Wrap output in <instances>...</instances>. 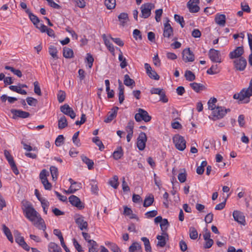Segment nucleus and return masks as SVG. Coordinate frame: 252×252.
<instances>
[{"label": "nucleus", "mask_w": 252, "mask_h": 252, "mask_svg": "<svg viewBox=\"0 0 252 252\" xmlns=\"http://www.w3.org/2000/svg\"><path fill=\"white\" fill-rule=\"evenodd\" d=\"M183 60L185 62H193L194 60V56L193 53L189 48L185 49L183 51Z\"/></svg>", "instance_id": "nucleus-21"}, {"label": "nucleus", "mask_w": 252, "mask_h": 252, "mask_svg": "<svg viewBox=\"0 0 252 252\" xmlns=\"http://www.w3.org/2000/svg\"><path fill=\"white\" fill-rule=\"evenodd\" d=\"M209 56L210 60L216 63H220V53L218 50L214 49H211L209 51Z\"/></svg>", "instance_id": "nucleus-19"}, {"label": "nucleus", "mask_w": 252, "mask_h": 252, "mask_svg": "<svg viewBox=\"0 0 252 252\" xmlns=\"http://www.w3.org/2000/svg\"><path fill=\"white\" fill-rule=\"evenodd\" d=\"M185 76L186 79L189 81H192L195 79L194 74L190 70H187L186 71Z\"/></svg>", "instance_id": "nucleus-51"}, {"label": "nucleus", "mask_w": 252, "mask_h": 252, "mask_svg": "<svg viewBox=\"0 0 252 252\" xmlns=\"http://www.w3.org/2000/svg\"><path fill=\"white\" fill-rule=\"evenodd\" d=\"M68 199L70 203L72 206L77 208L78 209L81 210L85 207L84 204L81 201L80 199L77 196L75 195H71L69 196Z\"/></svg>", "instance_id": "nucleus-10"}, {"label": "nucleus", "mask_w": 252, "mask_h": 252, "mask_svg": "<svg viewBox=\"0 0 252 252\" xmlns=\"http://www.w3.org/2000/svg\"><path fill=\"white\" fill-rule=\"evenodd\" d=\"M63 135H59L55 140V145L58 147L60 146L63 143Z\"/></svg>", "instance_id": "nucleus-61"}, {"label": "nucleus", "mask_w": 252, "mask_h": 252, "mask_svg": "<svg viewBox=\"0 0 252 252\" xmlns=\"http://www.w3.org/2000/svg\"><path fill=\"white\" fill-rule=\"evenodd\" d=\"M38 200L40 201L42 208H48L49 203L46 199L43 198H38Z\"/></svg>", "instance_id": "nucleus-64"}, {"label": "nucleus", "mask_w": 252, "mask_h": 252, "mask_svg": "<svg viewBox=\"0 0 252 252\" xmlns=\"http://www.w3.org/2000/svg\"><path fill=\"white\" fill-rule=\"evenodd\" d=\"M2 230L8 240L12 243L13 242V238L9 229L5 225L3 224L2 225Z\"/></svg>", "instance_id": "nucleus-30"}, {"label": "nucleus", "mask_w": 252, "mask_h": 252, "mask_svg": "<svg viewBox=\"0 0 252 252\" xmlns=\"http://www.w3.org/2000/svg\"><path fill=\"white\" fill-rule=\"evenodd\" d=\"M11 113L13 115L12 118L14 119L17 118H21L23 119L28 118L30 114L29 112L17 109H11Z\"/></svg>", "instance_id": "nucleus-15"}, {"label": "nucleus", "mask_w": 252, "mask_h": 252, "mask_svg": "<svg viewBox=\"0 0 252 252\" xmlns=\"http://www.w3.org/2000/svg\"><path fill=\"white\" fill-rule=\"evenodd\" d=\"M22 210L25 217L37 228L45 231L46 226L43 219L28 201H22Z\"/></svg>", "instance_id": "nucleus-1"}, {"label": "nucleus", "mask_w": 252, "mask_h": 252, "mask_svg": "<svg viewBox=\"0 0 252 252\" xmlns=\"http://www.w3.org/2000/svg\"><path fill=\"white\" fill-rule=\"evenodd\" d=\"M147 140L146 134L143 132L139 133L137 139V147L140 151L144 150L146 146V143Z\"/></svg>", "instance_id": "nucleus-8"}, {"label": "nucleus", "mask_w": 252, "mask_h": 252, "mask_svg": "<svg viewBox=\"0 0 252 252\" xmlns=\"http://www.w3.org/2000/svg\"><path fill=\"white\" fill-rule=\"evenodd\" d=\"M9 88L11 91L21 94L25 95L27 94V92L24 90H22L20 86L11 85L9 87Z\"/></svg>", "instance_id": "nucleus-29"}, {"label": "nucleus", "mask_w": 252, "mask_h": 252, "mask_svg": "<svg viewBox=\"0 0 252 252\" xmlns=\"http://www.w3.org/2000/svg\"><path fill=\"white\" fill-rule=\"evenodd\" d=\"M134 118L137 122L143 121L145 122L150 121L152 118L146 111L141 108L137 110V113L135 114Z\"/></svg>", "instance_id": "nucleus-4"}, {"label": "nucleus", "mask_w": 252, "mask_h": 252, "mask_svg": "<svg viewBox=\"0 0 252 252\" xmlns=\"http://www.w3.org/2000/svg\"><path fill=\"white\" fill-rule=\"evenodd\" d=\"M74 218L76 223L81 230H88V224L85 220L84 217L83 216L79 214L76 215Z\"/></svg>", "instance_id": "nucleus-7"}, {"label": "nucleus", "mask_w": 252, "mask_h": 252, "mask_svg": "<svg viewBox=\"0 0 252 252\" xmlns=\"http://www.w3.org/2000/svg\"><path fill=\"white\" fill-rule=\"evenodd\" d=\"M49 53L53 58H58V51L56 47L53 45L50 46L49 47Z\"/></svg>", "instance_id": "nucleus-43"}, {"label": "nucleus", "mask_w": 252, "mask_h": 252, "mask_svg": "<svg viewBox=\"0 0 252 252\" xmlns=\"http://www.w3.org/2000/svg\"><path fill=\"white\" fill-rule=\"evenodd\" d=\"M216 23L221 27H224L226 22V17L224 14L218 13L215 18Z\"/></svg>", "instance_id": "nucleus-22"}, {"label": "nucleus", "mask_w": 252, "mask_h": 252, "mask_svg": "<svg viewBox=\"0 0 252 252\" xmlns=\"http://www.w3.org/2000/svg\"><path fill=\"white\" fill-rule=\"evenodd\" d=\"M158 214L157 210H152L147 212L145 213V215L147 218H151L155 217Z\"/></svg>", "instance_id": "nucleus-60"}, {"label": "nucleus", "mask_w": 252, "mask_h": 252, "mask_svg": "<svg viewBox=\"0 0 252 252\" xmlns=\"http://www.w3.org/2000/svg\"><path fill=\"white\" fill-rule=\"evenodd\" d=\"M133 127L134 126L133 122H130L127 124V125L126 127V130L127 134H133Z\"/></svg>", "instance_id": "nucleus-55"}, {"label": "nucleus", "mask_w": 252, "mask_h": 252, "mask_svg": "<svg viewBox=\"0 0 252 252\" xmlns=\"http://www.w3.org/2000/svg\"><path fill=\"white\" fill-rule=\"evenodd\" d=\"M50 171L53 181H56L58 176V168L54 166H51L50 168Z\"/></svg>", "instance_id": "nucleus-38"}, {"label": "nucleus", "mask_w": 252, "mask_h": 252, "mask_svg": "<svg viewBox=\"0 0 252 252\" xmlns=\"http://www.w3.org/2000/svg\"><path fill=\"white\" fill-rule=\"evenodd\" d=\"M220 71V69L217 64H214L207 70V73L209 74H216Z\"/></svg>", "instance_id": "nucleus-34"}, {"label": "nucleus", "mask_w": 252, "mask_h": 252, "mask_svg": "<svg viewBox=\"0 0 252 252\" xmlns=\"http://www.w3.org/2000/svg\"><path fill=\"white\" fill-rule=\"evenodd\" d=\"M124 155L123 150L121 147H118L113 152V157L115 160L120 159Z\"/></svg>", "instance_id": "nucleus-28"}, {"label": "nucleus", "mask_w": 252, "mask_h": 252, "mask_svg": "<svg viewBox=\"0 0 252 252\" xmlns=\"http://www.w3.org/2000/svg\"><path fill=\"white\" fill-rule=\"evenodd\" d=\"M156 16L155 19L157 22H158L160 21V17L162 14V9H158L156 10L155 12Z\"/></svg>", "instance_id": "nucleus-62"}, {"label": "nucleus", "mask_w": 252, "mask_h": 252, "mask_svg": "<svg viewBox=\"0 0 252 252\" xmlns=\"http://www.w3.org/2000/svg\"><path fill=\"white\" fill-rule=\"evenodd\" d=\"M229 111V109H226L222 106H217L212 111L209 118L214 121H217L223 118Z\"/></svg>", "instance_id": "nucleus-2"}, {"label": "nucleus", "mask_w": 252, "mask_h": 252, "mask_svg": "<svg viewBox=\"0 0 252 252\" xmlns=\"http://www.w3.org/2000/svg\"><path fill=\"white\" fill-rule=\"evenodd\" d=\"M158 240L157 246L162 248L166 245V241L168 240V235L165 231L161 232V235L157 236Z\"/></svg>", "instance_id": "nucleus-16"}, {"label": "nucleus", "mask_w": 252, "mask_h": 252, "mask_svg": "<svg viewBox=\"0 0 252 252\" xmlns=\"http://www.w3.org/2000/svg\"><path fill=\"white\" fill-rule=\"evenodd\" d=\"M124 83L126 86L130 87L135 84V82L129 77L128 75L126 74L124 76Z\"/></svg>", "instance_id": "nucleus-36"}, {"label": "nucleus", "mask_w": 252, "mask_h": 252, "mask_svg": "<svg viewBox=\"0 0 252 252\" xmlns=\"http://www.w3.org/2000/svg\"><path fill=\"white\" fill-rule=\"evenodd\" d=\"M14 234L15 236L16 242L17 243L25 250L29 251L30 250V247L25 242L24 237L22 236L17 231H15L14 232Z\"/></svg>", "instance_id": "nucleus-11"}, {"label": "nucleus", "mask_w": 252, "mask_h": 252, "mask_svg": "<svg viewBox=\"0 0 252 252\" xmlns=\"http://www.w3.org/2000/svg\"><path fill=\"white\" fill-rule=\"evenodd\" d=\"M93 141L99 147L100 151H102L104 149V146L98 137H94Z\"/></svg>", "instance_id": "nucleus-45"}, {"label": "nucleus", "mask_w": 252, "mask_h": 252, "mask_svg": "<svg viewBox=\"0 0 252 252\" xmlns=\"http://www.w3.org/2000/svg\"><path fill=\"white\" fill-rule=\"evenodd\" d=\"M118 109V107H115L112 109L111 111L108 113L107 118L104 120V122L106 123L111 122L116 117Z\"/></svg>", "instance_id": "nucleus-23"}, {"label": "nucleus", "mask_w": 252, "mask_h": 252, "mask_svg": "<svg viewBox=\"0 0 252 252\" xmlns=\"http://www.w3.org/2000/svg\"><path fill=\"white\" fill-rule=\"evenodd\" d=\"M133 36L134 38L136 40L138 39L141 40L142 38L140 31L137 29L134 30L133 32Z\"/></svg>", "instance_id": "nucleus-57"}, {"label": "nucleus", "mask_w": 252, "mask_h": 252, "mask_svg": "<svg viewBox=\"0 0 252 252\" xmlns=\"http://www.w3.org/2000/svg\"><path fill=\"white\" fill-rule=\"evenodd\" d=\"M244 48L243 46L237 47L235 50L229 53V58L231 59H239L242 57V55L244 54Z\"/></svg>", "instance_id": "nucleus-20"}, {"label": "nucleus", "mask_w": 252, "mask_h": 252, "mask_svg": "<svg viewBox=\"0 0 252 252\" xmlns=\"http://www.w3.org/2000/svg\"><path fill=\"white\" fill-rule=\"evenodd\" d=\"M61 249L55 243L51 242L48 246L49 252H57Z\"/></svg>", "instance_id": "nucleus-35"}, {"label": "nucleus", "mask_w": 252, "mask_h": 252, "mask_svg": "<svg viewBox=\"0 0 252 252\" xmlns=\"http://www.w3.org/2000/svg\"><path fill=\"white\" fill-rule=\"evenodd\" d=\"M79 134V131L76 132L72 137L73 143L77 147H79L81 145L80 140L78 139Z\"/></svg>", "instance_id": "nucleus-49"}, {"label": "nucleus", "mask_w": 252, "mask_h": 252, "mask_svg": "<svg viewBox=\"0 0 252 252\" xmlns=\"http://www.w3.org/2000/svg\"><path fill=\"white\" fill-rule=\"evenodd\" d=\"M154 200V197L153 196H147L145 198L143 204V206L145 207L151 206L153 203Z\"/></svg>", "instance_id": "nucleus-46"}, {"label": "nucleus", "mask_w": 252, "mask_h": 252, "mask_svg": "<svg viewBox=\"0 0 252 252\" xmlns=\"http://www.w3.org/2000/svg\"><path fill=\"white\" fill-rule=\"evenodd\" d=\"M163 35L164 37L170 38L173 34V30L169 23V20L166 19V22L163 24Z\"/></svg>", "instance_id": "nucleus-12"}, {"label": "nucleus", "mask_w": 252, "mask_h": 252, "mask_svg": "<svg viewBox=\"0 0 252 252\" xmlns=\"http://www.w3.org/2000/svg\"><path fill=\"white\" fill-rule=\"evenodd\" d=\"M190 85L191 88L196 92L198 93L203 89V86L197 83H190Z\"/></svg>", "instance_id": "nucleus-40"}, {"label": "nucleus", "mask_w": 252, "mask_h": 252, "mask_svg": "<svg viewBox=\"0 0 252 252\" xmlns=\"http://www.w3.org/2000/svg\"><path fill=\"white\" fill-rule=\"evenodd\" d=\"M63 56L65 58H71L73 56V50L69 48L64 47L63 49Z\"/></svg>", "instance_id": "nucleus-33"}, {"label": "nucleus", "mask_w": 252, "mask_h": 252, "mask_svg": "<svg viewBox=\"0 0 252 252\" xmlns=\"http://www.w3.org/2000/svg\"><path fill=\"white\" fill-rule=\"evenodd\" d=\"M109 184L113 188L116 189L119 186L118 176L116 175L114 176L113 177L111 180H110Z\"/></svg>", "instance_id": "nucleus-42"}, {"label": "nucleus", "mask_w": 252, "mask_h": 252, "mask_svg": "<svg viewBox=\"0 0 252 252\" xmlns=\"http://www.w3.org/2000/svg\"><path fill=\"white\" fill-rule=\"evenodd\" d=\"M234 64L237 70L243 71L246 67L247 61L244 58L241 57L234 61Z\"/></svg>", "instance_id": "nucleus-13"}, {"label": "nucleus", "mask_w": 252, "mask_h": 252, "mask_svg": "<svg viewBox=\"0 0 252 252\" xmlns=\"http://www.w3.org/2000/svg\"><path fill=\"white\" fill-rule=\"evenodd\" d=\"M49 175L48 172L45 169H43L39 175V177L41 181L44 180V179H47V176Z\"/></svg>", "instance_id": "nucleus-63"}, {"label": "nucleus", "mask_w": 252, "mask_h": 252, "mask_svg": "<svg viewBox=\"0 0 252 252\" xmlns=\"http://www.w3.org/2000/svg\"><path fill=\"white\" fill-rule=\"evenodd\" d=\"M67 126V122L65 116H62L58 120V127L59 129H63Z\"/></svg>", "instance_id": "nucleus-32"}, {"label": "nucleus", "mask_w": 252, "mask_h": 252, "mask_svg": "<svg viewBox=\"0 0 252 252\" xmlns=\"http://www.w3.org/2000/svg\"><path fill=\"white\" fill-rule=\"evenodd\" d=\"M155 8V5L152 3H146L142 4L140 7L141 14L140 16L144 19L148 18L151 14V10Z\"/></svg>", "instance_id": "nucleus-3"}, {"label": "nucleus", "mask_w": 252, "mask_h": 252, "mask_svg": "<svg viewBox=\"0 0 252 252\" xmlns=\"http://www.w3.org/2000/svg\"><path fill=\"white\" fill-rule=\"evenodd\" d=\"M72 243L74 248L78 252H84V251L82 246L79 244V243L75 238L72 239Z\"/></svg>", "instance_id": "nucleus-48"}, {"label": "nucleus", "mask_w": 252, "mask_h": 252, "mask_svg": "<svg viewBox=\"0 0 252 252\" xmlns=\"http://www.w3.org/2000/svg\"><path fill=\"white\" fill-rule=\"evenodd\" d=\"M81 159L83 162L87 165L89 170H91L93 168L94 163L92 160L83 155L81 156Z\"/></svg>", "instance_id": "nucleus-31"}, {"label": "nucleus", "mask_w": 252, "mask_h": 252, "mask_svg": "<svg viewBox=\"0 0 252 252\" xmlns=\"http://www.w3.org/2000/svg\"><path fill=\"white\" fill-rule=\"evenodd\" d=\"M168 225L169 224L167 220L166 219H163V220L160 223V226L162 232H163V231L166 232V230L167 229Z\"/></svg>", "instance_id": "nucleus-53"}, {"label": "nucleus", "mask_w": 252, "mask_h": 252, "mask_svg": "<svg viewBox=\"0 0 252 252\" xmlns=\"http://www.w3.org/2000/svg\"><path fill=\"white\" fill-rule=\"evenodd\" d=\"M119 61L121 62L120 66L122 68H124L127 65V63L126 62V59L125 57H123L122 53L119 54L118 57Z\"/></svg>", "instance_id": "nucleus-52"}, {"label": "nucleus", "mask_w": 252, "mask_h": 252, "mask_svg": "<svg viewBox=\"0 0 252 252\" xmlns=\"http://www.w3.org/2000/svg\"><path fill=\"white\" fill-rule=\"evenodd\" d=\"M232 215L235 221L242 225H246L245 217L242 212L235 210L233 211Z\"/></svg>", "instance_id": "nucleus-9"}, {"label": "nucleus", "mask_w": 252, "mask_h": 252, "mask_svg": "<svg viewBox=\"0 0 252 252\" xmlns=\"http://www.w3.org/2000/svg\"><path fill=\"white\" fill-rule=\"evenodd\" d=\"M4 155L14 173L16 175H18L19 174V171L14 162L13 158L10 152L8 150H5L4 151Z\"/></svg>", "instance_id": "nucleus-6"}, {"label": "nucleus", "mask_w": 252, "mask_h": 252, "mask_svg": "<svg viewBox=\"0 0 252 252\" xmlns=\"http://www.w3.org/2000/svg\"><path fill=\"white\" fill-rule=\"evenodd\" d=\"M183 172L180 173L178 176V179L181 183H184L187 179V173L185 169L183 170Z\"/></svg>", "instance_id": "nucleus-50"}, {"label": "nucleus", "mask_w": 252, "mask_h": 252, "mask_svg": "<svg viewBox=\"0 0 252 252\" xmlns=\"http://www.w3.org/2000/svg\"><path fill=\"white\" fill-rule=\"evenodd\" d=\"M144 67L146 71V73L148 76L154 80H158L159 79V75L157 73V72L152 69L150 65L148 63H145L144 64Z\"/></svg>", "instance_id": "nucleus-18"}, {"label": "nucleus", "mask_w": 252, "mask_h": 252, "mask_svg": "<svg viewBox=\"0 0 252 252\" xmlns=\"http://www.w3.org/2000/svg\"><path fill=\"white\" fill-rule=\"evenodd\" d=\"M61 111L64 114L69 116L71 119H74L76 114L73 109L67 104H65L60 107Z\"/></svg>", "instance_id": "nucleus-17"}, {"label": "nucleus", "mask_w": 252, "mask_h": 252, "mask_svg": "<svg viewBox=\"0 0 252 252\" xmlns=\"http://www.w3.org/2000/svg\"><path fill=\"white\" fill-rule=\"evenodd\" d=\"M82 188V184L77 182L72 186H70L67 190H64V192L67 194H71L75 192Z\"/></svg>", "instance_id": "nucleus-24"}, {"label": "nucleus", "mask_w": 252, "mask_h": 252, "mask_svg": "<svg viewBox=\"0 0 252 252\" xmlns=\"http://www.w3.org/2000/svg\"><path fill=\"white\" fill-rule=\"evenodd\" d=\"M42 184L44 186V189L46 190H51L52 188L51 184L49 182L48 179H44L41 181Z\"/></svg>", "instance_id": "nucleus-59"}, {"label": "nucleus", "mask_w": 252, "mask_h": 252, "mask_svg": "<svg viewBox=\"0 0 252 252\" xmlns=\"http://www.w3.org/2000/svg\"><path fill=\"white\" fill-rule=\"evenodd\" d=\"M104 43L109 51L111 53H114L115 51V48L114 47L113 45L111 43L110 40L108 39L105 38L104 39Z\"/></svg>", "instance_id": "nucleus-47"}, {"label": "nucleus", "mask_w": 252, "mask_h": 252, "mask_svg": "<svg viewBox=\"0 0 252 252\" xmlns=\"http://www.w3.org/2000/svg\"><path fill=\"white\" fill-rule=\"evenodd\" d=\"M130 252H141L142 247L140 243L138 242H133L129 248Z\"/></svg>", "instance_id": "nucleus-27"}, {"label": "nucleus", "mask_w": 252, "mask_h": 252, "mask_svg": "<svg viewBox=\"0 0 252 252\" xmlns=\"http://www.w3.org/2000/svg\"><path fill=\"white\" fill-rule=\"evenodd\" d=\"M26 12L28 14L31 21L35 27L39 24L40 21L39 18L36 16L32 14L30 9H27L26 10Z\"/></svg>", "instance_id": "nucleus-26"}, {"label": "nucleus", "mask_w": 252, "mask_h": 252, "mask_svg": "<svg viewBox=\"0 0 252 252\" xmlns=\"http://www.w3.org/2000/svg\"><path fill=\"white\" fill-rule=\"evenodd\" d=\"M217 101V100L216 98H211L209 101H208L207 104L208 109L211 110L212 111L215 109L217 107L216 105V103Z\"/></svg>", "instance_id": "nucleus-37"}, {"label": "nucleus", "mask_w": 252, "mask_h": 252, "mask_svg": "<svg viewBox=\"0 0 252 252\" xmlns=\"http://www.w3.org/2000/svg\"><path fill=\"white\" fill-rule=\"evenodd\" d=\"M120 26L125 27L129 19L128 15L126 13H121L118 16Z\"/></svg>", "instance_id": "nucleus-25"}, {"label": "nucleus", "mask_w": 252, "mask_h": 252, "mask_svg": "<svg viewBox=\"0 0 252 252\" xmlns=\"http://www.w3.org/2000/svg\"><path fill=\"white\" fill-rule=\"evenodd\" d=\"M34 85V93L38 95H41V92L40 88L38 85V83L37 81H35L33 83Z\"/></svg>", "instance_id": "nucleus-58"}, {"label": "nucleus", "mask_w": 252, "mask_h": 252, "mask_svg": "<svg viewBox=\"0 0 252 252\" xmlns=\"http://www.w3.org/2000/svg\"><path fill=\"white\" fill-rule=\"evenodd\" d=\"M173 143L175 147L179 151H184L186 147V141L184 138L179 135L176 134L173 137Z\"/></svg>", "instance_id": "nucleus-5"}, {"label": "nucleus", "mask_w": 252, "mask_h": 252, "mask_svg": "<svg viewBox=\"0 0 252 252\" xmlns=\"http://www.w3.org/2000/svg\"><path fill=\"white\" fill-rule=\"evenodd\" d=\"M27 103L32 106H35L37 103V100L32 97H28L26 98Z\"/></svg>", "instance_id": "nucleus-54"}, {"label": "nucleus", "mask_w": 252, "mask_h": 252, "mask_svg": "<svg viewBox=\"0 0 252 252\" xmlns=\"http://www.w3.org/2000/svg\"><path fill=\"white\" fill-rule=\"evenodd\" d=\"M94 61V59L93 56L91 54H88L86 58V61L87 62L89 68H91L92 67Z\"/></svg>", "instance_id": "nucleus-56"}, {"label": "nucleus", "mask_w": 252, "mask_h": 252, "mask_svg": "<svg viewBox=\"0 0 252 252\" xmlns=\"http://www.w3.org/2000/svg\"><path fill=\"white\" fill-rule=\"evenodd\" d=\"M104 4L107 9H112L115 7L116 0H105Z\"/></svg>", "instance_id": "nucleus-41"}, {"label": "nucleus", "mask_w": 252, "mask_h": 252, "mask_svg": "<svg viewBox=\"0 0 252 252\" xmlns=\"http://www.w3.org/2000/svg\"><path fill=\"white\" fill-rule=\"evenodd\" d=\"M199 0H189L187 3V7L191 13H196L199 11L198 6Z\"/></svg>", "instance_id": "nucleus-14"}, {"label": "nucleus", "mask_w": 252, "mask_h": 252, "mask_svg": "<svg viewBox=\"0 0 252 252\" xmlns=\"http://www.w3.org/2000/svg\"><path fill=\"white\" fill-rule=\"evenodd\" d=\"M189 237L191 239H196L198 237V232L196 229L193 227H191L189 229Z\"/></svg>", "instance_id": "nucleus-44"}, {"label": "nucleus", "mask_w": 252, "mask_h": 252, "mask_svg": "<svg viewBox=\"0 0 252 252\" xmlns=\"http://www.w3.org/2000/svg\"><path fill=\"white\" fill-rule=\"evenodd\" d=\"M141 239L144 243L145 251L147 252H151L152 249L149 239L145 237H142Z\"/></svg>", "instance_id": "nucleus-39"}]
</instances>
